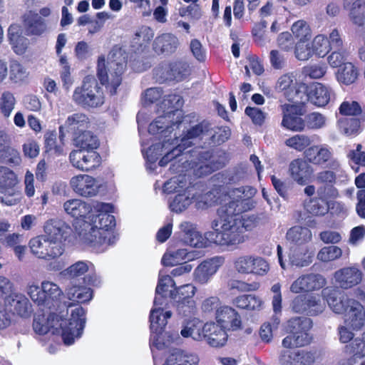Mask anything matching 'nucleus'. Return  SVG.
<instances>
[{
    "mask_svg": "<svg viewBox=\"0 0 365 365\" xmlns=\"http://www.w3.org/2000/svg\"><path fill=\"white\" fill-rule=\"evenodd\" d=\"M63 207L68 215L83 220L76 227L77 240L81 245L103 252L115 242L113 232L115 220L112 215L114 207L111 203L99 201L88 203L76 198L66 201Z\"/></svg>",
    "mask_w": 365,
    "mask_h": 365,
    "instance_id": "nucleus-1",
    "label": "nucleus"
},
{
    "mask_svg": "<svg viewBox=\"0 0 365 365\" xmlns=\"http://www.w3.org/2000/svg\"><path fill=\"white\" fill-rule=\"evenodd\" d=\"M255 190L240 187L230 191L229 201L217 211L218 217L211 223L212 231L205 237L220 246L236 247L245 242V232L252 228V222L240 213L250 209L249 198Z\"/></svg>",
    "mask_w": 365,
    "mask_h": 365,
    "instance_id": "nucleus-2",
    "label": "nucleus"
},
{
    "mask_svg": "<svg viewBox=\"0 0 365 365\" xmlns=\"http://www.w3.org/2000/svg\"><path fill=\"white\" fill-rule=\"evenodd\" d=\"M66 315L50 314L46 318L44 316L35 317L33 327L36 333L43 335L51 331L53 334H61L65 344H72L76 339L81 337L86 323V313L83 307L68 306Z\"/></svg>",
    "mask_w": 365,
    "mask_h": 365,
    "instance_id": "nucleus-3",
    "label": "nucleus"
},
{
    "mask_svg": "<svg viewBox=\"0 0 365 365\" xmlns=\"http://www.w3.org/2000/svg\"><path fill=\"white\" fill-rule=\"evenodd\" d=\"M183 101L182 98L176 94L169 95L163 99L160 105L163 115H159L148 127V132L151 135H160V142L155 143L148 148L145 152V156L150 163L147 154L150 148L155 147V152L160 153L161 148L163 144L167 145L169 142H172L175 139L170 135L174 130V127L186 128V125L189 123V117H182V112L179 109L182 106Z\"/></svg>",
    "mask_w": 365,
    "mask_h": 365,
    "instance_id": "nucleus-4",
    "label": "nucleus"
},
{
    "mask_svg": "<svg viewBox=\"0 0 365 365\" xmlns=\"http://www.w3.org/2000/svg\"><path fill=\"white\" fill-rule=\"evenodd\" d=\"M312 322L309 318H294L288 322L287 330L291 333L282 340V345L288 349L282 351L280 362L282 365H312L315 355L312 351L292 349L308 344L312 337L309 331Z\"/></svg>",
    "mask_w": 365,
    "mask_h": 365,
    "instance_id": "nucleus-5",
    "label": "nucleus"
},
{
    "mask_svg": "<svg viewBox=\"0 0 365 365\" xmlns=\"http://www.w3.org/2000/svg\"><path fill=\"white\" fill-rule=\"evenodd\" d=\"M222 166L221 163L215 162L214 156L208 153L201 157L200 162L191 163L188 160L184 161L182 165L174 163L172 170L179 173V175L169 179L164 183L163 191L165 192H184L187 189H195L191 186L188 175L192 173L197 177L208 175Z\"/></svg>",
    "mask_w": 365,
    "mask_h": 365,
    "instance_id": "nucleus-6",
    "label": "nucleus"
},
{
    "mask_svg": "<svg viewBox=\"0 0 365 365\" xmlns=\"http://www.w3.org/2000/svg\"><path fill=\"white\" fill-rule=\"evenodd\" d=\"M127 62L125 51L119 46H114L108 54L100 56L97 62V75L103 85H106L111 94H115L116 88L121 83Z\"/></svg>",
    "mask_w": 365,
    "mask_h": 365,
    "instance_id": "nucleus-7",
    "label": "nucleus"
},
{
    "mask_svg": "<svg viewBox=\"0 0 365 365\" xmlns=\"http://www.w3.org/2000/svg\"><path fill=\"white\" fill-rule=\"evenodd\" d=\"M210 125L206 122H202L187 129L181 138L175 135V139L167 145L163 144L160 153L155 152V147L148 151L147 156L151 161H155L159 156L163 158L159 162L160 166H165L169 161L179 156L182 150L190 147L192 140L205 135L210 130Z\"/></svg>",
    "mask_w": 365,
    "mask_h": 365,
    "instance_id": "nucleus-8",
    "label": "nucleus"
},
{
    "mask_svg": "<svg viewBox=\"0 0 365 365\" xmlns=\"http://www.w3.org/2000/svg\"><path fill=\"white\" fill-rule=\"evenodd\" d=\"M26 292L35 304L49 309L56 307L63 295L58 284L47 280L41 282V289L37 284L29 283Z\"/></svg>",
    "mask_w": 365,
    "mask_h": 365,
    "instance_id": "nucleus-9",
    "label": "nucleus"
},
{
    "mask_svg": "<svg viewBox=\"0 0 365 365\" xmlns=\"http://www.w3.org/2000/svg\"><path fill=\"white\" fill-rule=\"evenodd\" d=\"M72 99L83 108H96L104 102L103 92L93 76H86L81 85L75 88Z\"/></svg>",
    "mask_w": 365,
    "mask_h": 365,
    "instance_id": "nucleus-10",
    "label": "nucleus"
},
{
    "mask_svg": "<svg viewBox=\"0 0 365 365\" xmlns=\"http://www.w3.org/2000/svg\"><path fill=\"white\" fill-rule=\"evenodd\" d=\"M295 313L317 315L325 309V304L319 295L300 294L295 297L290 304Z\"/></svg>",
    "mask_w": 365,
    "mask_h": 365,
    "instance_id": "nucleus-11",
    "label": "nucleus"
},
{
    "mask_svg": "<svg viewBox=\"0 0 365 365\" xmlns=\"http://www.w3.org/2000/svg\"><path fill=\"white\" fill-rule=\"evenodd\" d=\"M69 185L72 190L83 197H93L100 192L102 184L95 178L86 174L72 177Z\"/></svg>",
    "mask_w": 365,
    "mask_h": 365,
    "instance_id": "nucleus-12",
    "label": "nucleus"
},
{
    "mask_svg": "<svg viewBox=\"0 0 365 365\" xmlns=\"http://www.w3.org/2000/svg\"><path fill=\"white\" fill-rule=\"evenodd\" d=\"M71 164L76 169L88 172L101 165V156L95 150H74L69 155Z\"/></svg>",
    "mask_w": 365,
    "mask_h": 365,
    "instance_id": "nucleus-13",
    "label": "nucleus"
},
{
    "mask_svg": "<svg viewBox=\"0 0 365 365\" xmlns=\"http://www.w3.org/2000/svg\"><path fill=\"white\" fill-rule=\"evenodd\" d=\"M179 231L176 232L177 237L184 244L197 248L206 247L208 240L197 230L196 225L183 221L178 226Z\"/></svg>",
    "mask_w": 365,
    "mask_h": 365,
    "instance_id": "nucleus-14",
    "label": "nucleus"
},
{
    "mask_svg": "<svg viewBox=\"0 0 365 365\" xmlns=\"http://www.w3.org/2000/svg\"><path fill=\"white\" fill-rule=\"evenodd\" d=\"M327 284L324 276L316 273H309L299 276L290 285V292L294 294L319 290Z\"/></svg>",
    "mask_w": 365,
    "mask_h": 365,
    "instance_id": "nucleus-15",
    "label": "nucleus"
},
{
    "mask_svg": "<svg viewBox=\"0 0 365 365\" xmlns=\"http://www.w3.org/2000/svg\"><path fill=\"white\" fill-rule=\"evenodd\" d=\"M224 262V257L220 256L204 260L195 268L193 272L194 280L202 285L207 284Z\"/></svg>",
    "mask_w": 365,
    "mask_h": 365,
    "instance_id": "nucleus-16",
    "label": "nucleus"
},
{
    "mask_svg": "<svg viewBox=\"0 0 365 365\" xmlns=\"http://www.w3.org/2000/svg\"><path fill=\"white\" fill-rule=\"evenodd\" d=\"M305 158L314 165H324L329 162V165L334 170L340 167L339 162L336 159H331V149L327 145H313L304 151Z\"/></svg>",
    "mask_w": 365,
    "mask_h": 365,
    "instance_id": "nucleus-17",
    "label": "nucleus"
},
{
    "mask_svg": "<svg viewBox=\"0 0 365 365\" xmlns=\"http://www.w3.org/2000/svg\"><path fill=\"white\" fill-rule=\"evenodd\" d=\"M167 302L168 299L155 297L150 314L151 331H163L168 324V320L172 317L171 311L164 309Z\"/></svg>",
    "mask_w": 365,
    "mask_h": 365,
    "instance_id": "nucleus-18",
    "label": "nucleus"
},
{
    "mask_svg": "<svg viewBox=\"0 0 365 365\" xmlns=\"http://www.w3.org/2000/svg\"><path fill=\"white\" fill-rule=\"evenodd\" d=\"M283 118L282 126L292 131H301L304 128V122L301 118V108L296 104H284L282 106Z\"/></svg>",
    "mask_w": 365,
    "mask_h": 365,
    "instance_id": "nucleus-19",
    "label": "nucleus"
},
{
    "mask_svg": "<svg viewBox=\"0 0 365 365\" xmlns=\"http://www.w3.org/2000/svg\"><path fill=\"white\" fill-rule=\"evenodd\" d=\"M362 276V272L357 266H350L336 270L334 274V279L339 287L349 289L360 284Z\"/></svg>",
    "mask_w": 365,
    "mask_h": 365,
    "instance_id": "nucleus-20",
    "label": "nucleus"
},
{
    "mask_svg": "<svg viewBox=\"0 0 365 365\" xmlns=\"http://www.w3.org/2000/svg\"><path fill=\"white\" fill-rule=\"evenodd\" d=\"M44 235L54 241L63 244L70 236L72 229L65 221L60 219L47 220L43 226Z\"/></svg>",
    "mask_w": 365,
    "mask_h": 365,
    "instance_id": "nucleus-21",
    "label": "nucleus"
},
{
    "mask_svg": "<svg viewBox=\"0 0 365 365\" xmlns=\"http://www.w3.org/2000/svg\"><path fill=\"white\" fill-rule=\"evenodd\" d=\"M190 73L189 65L184 62H176L172 65L165 64L155 70L159 81L175 79L182 81Z\"/></svg>",
    "mask_w": 365,
    "mask_h": 365,
    "instance_id": "nucleus-22",
    "label": "nucleus"
},
{
    "mask_svg": "<svg viewBox=\"0 0 365 365\" xmlns=\"http://www.w3.org/2000/svg\"><path fill=\"white\" fill-rule=\"evenodd\" d=\"M274 89L289 101H294L295 103H300L298 101L299 91L297 82L294 73H287L281 76L277 81Z\"/></svg>",
    "mask_w": 365,
    "mask_h": 365,
    "instance_id": "nucleus-23",
    "label": "nucleus"
},
{
    "mask_svg": "<svg viewBox=\"0 0 365 365\" xmlns=\"http://www.w3.org/2000/svg\"><path fill=\"white\" fill-rule=\"evenodd\" d=\"M217 324L223 329L235 331L241 329L242 320L239 313L232 307L223 305L217 309L215 317Z\"/></svg>",
    "mask_w": 365,
    "mask_h": 365,
    "instance_id": "nucleus-24",
    "label": "nucleus"
},
{
    "mask_svg": "<svg viewBox=\"0 0 365 365\" xmlns=\"http://www.w3.org/2000/svg\"><path fill=\"white\" fill-rule=\"evenodd\" d=\"M200 361L199 355L194 351L173 349L166 354L162 365H199Z\"/></svg>",
    "mask_w": 365,
    "mask_h": 365,
    "instance_id": "nucleus-25",
    "label": "nucleus"
},
{
    "mask_svg": "<svg viewBox=\"0 0 365 365\" xmlns=\"http://www.w3.org/2000/svg\"><path fill=\"white\" fill-rule=\"evenodd\" d=\"M205 338L203 340L214 348L224 346L227 341V334L225 329L214 322H207L204 324Z\"/></svg>",
    "mask_w": 365,
    "mask_h": 365,
    "instance_id": "nucleus-26",
    "label": "nucleus"
},
{
    "mask_svg": "<svg viewBox=\"0 0 365 365\" xmlns=\"http://www.w3.org/2000/svg\"><path fill=\"white\" fill-rule=\"evenodd\" d=\"M334 95L332 89L321 83H315L310 86L307 91V99L313 105L318 107L325 106Z\"/></svg>",
    "mask_w": 365,
    "mask_h": 365,
    "instance_id": "nucleus-27",
    "label": "nucleus"
},
{
    "mask_svg": "<svg viewBox=\"0 0 365 365\" xmlns=\"http://www.w3.org/2000/svg\"><path fill=\"white\" fill-rule=\"evenodd\" d=\"M314 252L315 248L312 245L295 246L293 248H289L288 256L289 262L292 265L303 267L312 263Z\"/></svg>",
    "mask_w": 365,
    "mask_h": 365,
    "instance_id": "nucleus-28",
    "label": "nucleus"
},
{
    "mask_svg": "<svg viewBox=\"0 0 365 365\" xmlns=\"http://www.w3.org/2000/svg\"><path fill=\"white\" fill-rule=\"evenodd\" d=\"M6 306L12 307L14 314L22 317H29L32 312L31 304L29 299L19 292L10 293L4 300Z\"/></svg>",
    "mask_w": 365,
    "mask_h": 365,
    "instance_id": "nucleus-29",
    "label": "nucleus"
},
{
    "mask_svg": "<svg viewBox=\"0 0 365 365\" xmlns=\"http://www.w3.org/2000/svg\"><path fill=\"white\" fill-rule=\"evenodd\" d=\"M326 295V299L330 309L336 314H344V317L351 308L353 302H356L349 298L346 295L336 290H330V293Z\"/></svg>",
    "mask_w": 365,
    "mask_h": 365,
    "instance_id": "nucleus-30",
    "label": "nucleus"
},
{
    "mask_svg": "<svg viewBox=\"0 0 365 365\" xmlns=\"http://www.w3.org/2000/svg\"><path fill=\"white\" fill-rule=\"evenodd\" d=\"M344 324L354 331L360 330L365 326V309L359 302H352L351 308L344 317ZM362 341H365V332Z\"/></svg>",
    "mask_w": 365,
    "mask_h": 365,
    "instance_id": "nucleus-31",
    "label": "nucleus"
},
{
    "mask_svg": "<svg viewBox=\"0 0 365 365\" xmlns=\"http://www.w3.org/2000/svg\"><path fill=\"white\" fill-rule=\"evenodd\" d=\"M196 292V287L188 283L175 287L173 290L170 291V297L178 304V309L180 311V308L183 307L185 304L193 303L192 299Z\"/></svg>",
    "mask_w": 365,
    "mask_h": 365,
    "instance_id": "nucleus-32",
    "label": "nucleus"
},
{
    "mask_svg": "<svg viewBox=\"0 0 365 365\" xmlns=\"http://www.w3.org/2000/svg\"><path fill=\"white\" fill-rule=\"evenodd\" d=\"M312 232L307 227L294 226L290 228L287 233V242L289 248L293 247L310 245Z\"/></svg>",
    "mask_w": 365,
    "mask_h": 365,
    "instance_id": "nucleus-33",
    "label": "nucleus"
},
{
    "mask_svg": "<svg viewBox=\"0 0 365 365\" xmlns=\"http://www.w3.org/2000/svg\"><path fill=\"white\" fill-rule=\"evenodd\" d=\"M204 324L196 318L185 320L182 322L180 336L182 338H191L194 341H201L204 339Z\"/></svg>",
    "mask_w": 365,
    "mask_h": 365,
    "instance_id": "nucleus-34",
    "label": "nucleus"
},
{
    "mask_svg": "<svg viewBox=\"0 0 365 365\" xmlns=\"http://www.w3.org/2000/svg\"><path fill=\"white\" fill-rule=\"evenodd\" d=\"M196 197V188L187 189L184 192L178 193L169 202L171 211L181 213L186 210L195 201Z\"/></svg>",
    "mask_w": 365,
    "mask_h": 365,
    "instance_id": "nucleus-35",
    "label": "nucleus"
},
{
    "mask_svg": "<svg viewBox=\"0 0 365 365\" xmlns=\"http://www.w3.org/2000/svg\"><path fill=\"white\" fill-rule=\"evenodd\" d=\"M178 45V38L175 35L167 33L156 37L153 48L158 53L169 54L175 52Z\"/></svg>",
    "mask_w": 365,
    "mask_h": 365,
    "instance_id": "nucleus-36",
    "label": "nucleus"
},
{
    "mask_svg": "<svg viewBox=\"0 0 365 365\" xmlns=\"http://www.w3.org/2000/svg\"><path fill=\"white\" fill-rule=\"evenodd\" d=\"M289 173L294 181L298 184L304 185L309 176V166L305 161L296 159L289 165Z\"/></svg>",
    "mask_w": 365,
    "mask_h": 365,
    "instance_id": "nucleus-37",
    "label": "nucleus"
},
{
    "mask_svg": "<svg viewBox=\"0 0 365 365\" xmlns=\"http://www.w3.org/2000/svg\"><path fill=\"white\" fill-rule=\"evenodd\" d=\"M66 295L68 299L73 302L85 303L93 297L91 288L84 286H71L66 289Z\"/></svg>",
    "mask_w": 365,
    "mask_h": 365,
    "instance_id": "nucleus-38",
    "label": "nucleus"
},
{
    "mask_svg": "<svg viewBox=\"0 0 365 365\" xmlns=\"http://www.w3.org/2000/svg\"><path fill=\"white\" fill-rule=\"evenodd\" d=\"M263 300L255 294H243L233 300V304L240 309L247 310H259L262 308Z\"/></svg>",
    "mask_w": 365,
    "mask_h": 365,
    "instance_id": "nucleus-39",
    "label": "nucleus"
},
{
    "mask_svg": "<svg viewBox=\"0 0 365 365\" xmlns=\"http://www.w3.org/2000/svg\"><path fill=\"white\" fill-rule=\"evenodd\" d=\"M359 70L352 63L346 62L339 68L336 79L340 83L351 85L358 78Z\"/></svg>",
    "mask_w": 365,
    "mask_h": 365,
    "instance_id": "nucleus-40",
    "label": "nucleus"
},
{
    "mask_svg": "<svg viewBox=\"0 0 365 365\" xmlns=\"http://www.w3.org/2000/svg\"><path fill=\"white\" fill-rule=\"evenodd\" d=\"M8 35L14 52L17 54H22L27 47V41L21 36L19 26L14 24L10 26L8 29Z\"/></svg>",
    "mask_w": 365,
    "mask_h": 365,
    "instance_id": "nucleus-41",
    "label": "nucleus"
},
{
    "mask_svg": "<svg viewBox=\"0 0 365 365\" xmlns=\"http://www.w3.org/2000/svg\"><path fill=\"white\" fill-rule=\"evenodd\" d=\"M191 257L186 249L168 250L163 256L162 263L165 266H175Z\"/></svg>",
    "mask_w": 365,
    "mask_h": 365,
    "instance_id": "nucleus-42",
    "label": "nucleus"
},
{
    "mask_svg": "<svg viewBox=\"0 0 365 365\" xmlns=\"http://www.w3.org/2000/svg\"><path fill=\"white\" fill-rule=\"evenodd\" d=\"M74 145L77 150H95L98 147V141L91 132L84 131L75 138Z\"/></svg>",
    "mask_w": 365,
    "mask_h": 365,
    "instance_id": "nucleus-43",
    "label": "nucleus"
},
{
    "mask_svg": "<svg viewBox=\"0 0 365 365\" xmlns=\"http://www.w3.org/2000/svg\"><path fill=\"white\" fill-rule=\"evenodd\" d=\"M317 194L319 197L311 198L305 202L304 208L312 215H324L328 212V205L319 190L317 191Z\"/></svg>",
    "mask_w": 365,
    "mask_h": 365,
    "instance_id": "nucleus-44",
    "label": "nucleus"
},
{
    "mask_svg": "<svg viewBox=\"0 0 365 365\" xmlns=\"http://www.w3.org/2000/svg\"><path fill=\"white\" fill-rule=\"evenodd\" d=\"M354 355L345 363L349 365H365V341H362L359 339H355L350 344Z\"/></svg>",
    "mask_w": 365,
    "mask_h": 365,
    "instance_id": "nucleus-45",
    "label": "nucleus"
},
{
    "mask_svg": "<svg viewBox=\"0 0 365 365\" xmlns=\"http://www.w3.org/2000/svg\"><path fill=\"white\" fill-rule=\"evenodd\" d=\"M337 127L342 134L354 136L359 133L360 122L356 118H342L338 120Z\"/></svg>",
    "mask_w": 365,
    "mask_h": 365,
    "instance_id": "nucleus-46",
    "label": "nucleus"
},
{
    "mask_svg": "<svg viewBox=\"0 0 365 365\" xmlns=\"http://www.w3.org/2000/svg\"><path fill=\"white\" fill-rule=\"evenodd\" d=\"M91 267L93 264L90 262L78 261L64 269L61 274L67 278L75 279L83 275Z\"/></svg>",
    "mask_w": 365,
    "mask_h": 365,
    "instance_id": "nucleus-47",
    "label": "nucleus"
},
{
    "mask_svg": "<svg viewBox=\"0 0 365 365\" xmlns=\"http://www.w3.org/2000/svg\"><path fill=\"white\" fill-rule=\"evenodd\" d=\"M19 180L17 175L6 166H0V189H11L16 187Z\"/></svg>",
    "mask_w": 365,
    "mask_h": 365,
    "instance_id": "nucleus-48",
    "label": "nucleus"
},
{
    "mask_svg": "<svg viewBox=\"0 0 365 365\" xmlns=\"http://www.w3.org/2000/svg\"><path fill=\"white\" fill-rule=\"evenodd\" d=\"M22 198V194L16 187L11 189H0V202L4 205H16L21 201Z\"/></svg>",
    "mask_w": 365,
    "mask_h": 365,
    "instance_id": "nucleus-49",
    "label": "nucleus"
},
{
    "mask_svg": "<svg viewBox=\"0 0 365 365\" xmlns=\"http://www.w3.org/2000/svg\"><path fill=\"white\" fill-rule=\"evenodd\" d=\"M253 255L243 254L236 256L232 260L234 271L242 275L249 274Z\"/></svg>",
    "mask_w": 365,
    "mask_h": 365,
    "instance_id": "nucleus-50",
    "label": "nucleus"
},
{
    "mask_svg": "<svg viewBox=\"0 0 365 365\" xmlns=\"http://www.w3.org/2000/svg\"><path fill=\"white\" fill-rule=\"evenodd\" d=\"M269 270L268 262L263 257L253 255L252 263L249 270V274L263 277Z\"/></svg>",
    "mask_w": 365,
    "mask_h": 365,
    "instance_id": "nucleus-51",
    "label": "nucleus"
},
{
    "mask_svg": "<svg viewBox=\"0 0 365 365\" xmlns=\"http://www.w3.org/2000/svg\"><path fill=\"white\" fill-rule=\"evenodd\" d=\"M24 22L31 34H39L44 30L43 21L37 14L30 11L26 14Z\"/></svg>",
    "mask_w": 365,
    "mask_h": 365,
    "instance_id": "nucleus-52",
    "label": "nucleus"
},
{
    "mask_svg": "<svg viewBox=\"0 0 365 365\" xmlns=\"http://www.w3.org/2000/svg\"><path fill=\"white\" fill-rule=\"evenodd\" d=\"M222 305V302L220 298L217 296H210L205 298L200 304L201 312L206 316H212L216 313L217 309H220Z\"/></svg>",
    "mask_w": 365,
    "mask_h": 365,
    "instance_id": "nucleus-53",
    "label": "nucleus"
},
{
    "mask_svg": "<svg viewBox=\"0 0 365 365\" xmlns=\"http://www.w3.org/2000/svg\"><path fill=\"white\" fill-rule=\"evenodd\" d=\"M29 76V72L19 62L12 61L9 66V79L12 83H21Z\"/></svg>",
    "mask_w": 365,
    "mask_h": 365,
    "instance_id": "nucleus-54",
    "label": "nucleus"
},
{
    "mask_svg": "<svg viewBox=\"0 0 365 365\" xmlns=\"http://www.w3.org/2000/svg\"><path fill=\"white\" fill-rule=\"evenodd\" d=\"M88 124V118L81 113H73L69 115L65 121L64 126L71 130H79L86 128Z\"/></svg>",
    "mask_w": 365,
    "mask_h": 365,
    "instance_id": "nucleus-55",
    "label": "nucleus"
},
{
    "mask_svg": "<svg viewBox=\"0 0 365 365\" xmlns=\"http://www.w3.org/2000/svg\"><path fill=\"white\" fill-rule=\"evenodd\" d=\"M312 141L310 138L306 135L297 134L285 140L284 144L297 151H302L307 148Z\"/></svg>",
    "mask_w": 365,
    "mask_h": 365,
    "instance_id": "nucleus-56",
    "label": "nucleus"
},
{
    "mask_svg": "<svg viewBox=\"0 0 365 365\" xmlns=\"http://www.w3.org/2000/svg\"><path fill=\"white\" fill-rule=\"evenodd\" d=\"M364 4V0H356L351 6L349 17L356 25L361 26L365 22Z\"/></svg>",
    "mask_w": 365,
    "mask_h": 365,
    "instance_id": "nucleus-57",
    "label": "nucleus"
},
{
    "mask_svg": "<svg viewBox=\"0 0 365 365\" xmlns=\"http://www.w3.org/2000/svg\"><path fill=\"white\" fill-rule=\"evenodd\" d=\"M175 286V281L172 279L171 276L168 274H160L158 278V283L155 289V297L163 299H167L166 295L169 291V288Z\"/></svg>",
    "mask_w": 365,
    "mask_h": 365,
    "instance_id": "nucleus-58",
    "label": "nucleus"
},
{
    "mask_svg": "<svg viewBox=\"0 0 365 365\" xmlns=\"http://www.w3.org/2000/svg\"><path fill=\"white\" fill-rule=\"evenodd\" d=\"M294 36L299 41H309L312 36L311 29L304 20L294 22L291 28Z\"/></svg>",
    "mask_w": 365,
    "mask_h": 365,
    "instance_id": "nucleus-59",
    "label": "nucleus"
},
{
    "mask_svg": "<svg viewBox=\"0 0 365 365\" xmlns=\"http://www.w3.org/2000/svg\"><path fill=\"white\" fill-rule=\"evenodd\" d=\"M154 36V32L148 26H142L139 28L133 38V43L140 48H145L150 43Z\"/></svg>",
    "mask_w": 365,
    "mask_h": 365,
    "instance_id": "nucleus-60",
    "label": "nucleus"
},
{
    "mask_svg": "<svg viewBox=\"0 0 365 365\" xmlns=\"http://www.w3.org/2000/svg\"><path fill=\"white\" fill-rule=\"evenodd\" d=\"M45 148L47 153L57 156L63 153V145L57 142L56 134L54 132L45 135Z\"/></svg>",
    "mask_w": 365,
    "mask_h": 365,
    "instance_id": "nucleus-61",
    "label": "nucleus"
},
{
    "mask_svg": "<svg viewBox=\"0 0 365 365\" xmlns=\"http://www.w3.org/2000/svg\"><path fill=\"white\" fill-rule=\"evenodd\" d=\"M312 46L313 53L319 57H324L331 49L329 40L323 34L316 36Z\"/></svg>",
    "mask_w": 365,
    "mask_h": 365,
    "instance_id": "nucleus-62",
    "label": "nucleus"
},
{
    "mask_svg": "<svg viewBox=\"0 0 365 365\" xmlns=\"http://www.w3.org/2000/svg\"><path fill=\"white\" fill-rule=\"evenodd\" d=\"M31 252L38 258L44 259L48 254L46 249V235H42L32 238L29 241Z\"/></svg>",
    "mask_w": 365,
    "mask_h": 365,
    "instance_id": "nucleus-63",
    "label": "nucleus"
},
{
    "mask_svg": "<svg viewBox=\"0 0 365 365\" xmlns=\"http://www.w3.org/2000/svg\"><path fill=\"white\" fill-rule=\"evenodd\" d=\"M342 250L336 246H329L322 248L317 254V259L322 262H330L340 258Z\"/></svg>",
    "mask_w": 365,
    "mask_h": 365,
    "instance_id": "nucleus-64",
    "label": "nucleus"
}]
</instances>
